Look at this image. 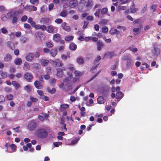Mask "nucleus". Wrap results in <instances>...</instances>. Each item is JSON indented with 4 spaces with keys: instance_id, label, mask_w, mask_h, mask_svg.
<instances>
[{
    "instance_id": "f257e3e1",
    "label": "nucleus",
    "mask_w": 161,
    "mask_h": 161,
    "mask_svg": "<svg viewBox=\"0 0 161 161\" xmlns=\"http://www.w3.org/2000/svg\"><path fill=\"white\" fill-rule=\"evenodd\" d=\"M80 86H78L72 92H69V91L72 89V86L70 83L69 78H65L63 82L59 85V87L62 88L65 91L68 92L69 94H71L74 93L80 87Z\"/></svg>"
},
{
    "instance_id": "f03ea898",
    "label": "nucleus",
    "mask_w": 161,
    "mask_h": 161,
    "mask_svg": "<svg viewBox=\"0 0 161 161\" xmlns=\"http://www.w3.org/2000/svg\"><path fill=\"white\" fill-rule=\"evenodd\" d=\"M35 135L39 138H46L48 136V133L43 128H40L36 131Z\"/></svg>"
},
{
    "instance_id": "7ed1b4c3",
    "label": "nucleus",
    "mask_w": 161,
    "mask_h": 161,
    "mask_svg": "<svg viewBox=\"0 0 161 161\" xmlns=\"http://www.w3.org/2000/svg\"><path fill=\"white\" fill-rule=\"evenodd\" d=\"M93 4L92 0H80L79 2V6L80 5L86 6L87 8H91Z\"/></svg>"
},
{
    "instance_id": "20e7f679",
    "label": "nucleus",
    "mask_w": 161,
    "mask_h": 161,
    "mask_svg": "<svg viewBox=\"0 0 161 161\" xmlns=\"http://www.w3.org/2000/svg\"><path fill=\"white\" fill-rule=\"evenodd\" d=\"M5 147L7 148V152L9 153H12L16 151V146L14 144L10 145L8 143L6 144Z\"/></svg>"
},
{
    "instance_id": "39448f33",
    "label": "nucleus",
    "mask_w": 161,
    "mask_h": 161,
    "mask_svg": "<svg viewBox=\"0 0 161 161\" xmlns=\"http://www.w3.org/2000/svg\"><path fill=\"white\" fill-rule=\"evenodd\" d=\"M37 126L36 122L34 120L31 121L28 124L27 128L28 130L33 131L35 130Z\"/></svg>"
},
{
    "instance_id": "423d86ee",
    "label": "nucleus",
    "mask_w": 161,
    "mask_h": 161,
    "mask_svg": "<svg viewBox=\"0 0 161 161\" xmlns=\"http://www.w3.org/2000/svg\"><path fill=\"white\" fill-rule=\"evenodd\" d=\"M101 58L100 56H98L97 58L95 59L94 62V66H93L92 68L91 71L92 73L95 72L96 68L97 67V65H98V64L99 61L101 59Z\"/></svg>"
},
{
    "instance_id": "0eeeda50",
    "label": "nucleus",
    "mask_w": 161,
    "mask_h": 161,
    "mask_svg": "<svg viewBox=\"0 0 161 161\" xmlns=\"http://www.w3.org/2000/svg\"><path fill=\"white\" fill-rule=\"evenodd\" d=\"M153 55L155 57L159 56L160 52V50L159 48L157 47H155L151 51Z\"/></svg>"
},
{
    "instance_id": "6e6552de",
    "label": "nucleus",
    "mask_w": 161,
    "mask_h": 161,
    "mask_svg": "<svg viewBox=\"0 0 161 161\" xmlns=\"http://www.w3.org/2000/svg\"><path fill=\"white\" fill-rule=\"evenodd\" d=\"M34 55L33 53H29L27 54L25 57L26 59L28 61L31 62L33 59Z\"/></svg>"
},
{
    "instance_id": "1a4fd4ad",
    "label": "nucleus",
    "mask_w": 161,
    "mask_h": 161,
    "mask_svg": "<svg viewBox=\"0 0 161 161\" xmlns=\"http://www.w3.org/2000/svg\"><path fill=\"white\" fill-rule=\"evenodd\" d=\"M67 1V0H53V2L54 4H59V5H61V4H63L64 5L65 4L66 5V2Z\"/></svg>"
},
{
    "instance_id": "9d476101",
    "label": "nucleus",
    "mask_w": 161,
    "mask_h": 161,
    "mask_svg": "<svg viewBox=\"0 0 161 161\" xmlns=\"http://www.w3.org/2000/svg\"><path fill=\"white\" fill-rule=\"evenodd\" d=\"M24 77L27 81H30L32 79L33 77L31 74L27 72L24 75Z\"/></svg>"
},
{
    "instance_id": "9b49d317",
    "label": "nucleus",
    "mask_w": 161,
    "mask_h": 161,
    "mask_svg": "<svg viewBox=\"0 0 161 161\" xmlns=\"http://www.w3.org/2000/svg\"><path fill=\"white\" fill-rule=\"evenodd\" d=\"M57 28L54 27L52 25H50L47 27V31L50 33H53L55 29H56Z\"/></svg>"
},
{
    "instance_id": "f8f14e48",
    "label": "nucleus",
    "mask_w": 161,
    "mask_h": 161,
    "mask_svg": "<svg viewBox=\"0 0 161 161\" xmlns=\"http://www.w3.org/2000/svg\"><path fill=\"white\" fill-rule=\"evenodd\" d=\"M52 63L54 64L56 66L58 67L62 66H63L62 61L58 59H57L54 61H52Z\"/></svg>"
},
{
    "instance_id": "ddd939ff",
    "label": "nucleus",
    "mask_w": 161,
    "mask_h": 161,
    "mask_svg": "<svg viewBox=\"0 0 161 161\" xmlns=\"http://www.w3.org/2000/svg\"><path fill=\"white\" fill-rule=\"evenodd\" d=\"M69 4L71 8H74L77 4V1L76 0H70Z\"/></svg>"
},
{
    "instance_id": "4468645a",
    "label": "nucleus",
    "mask_w": 161,
    "mask_h": 161,
    "mask_svg": "<svg viewBox=\"0 0 161 161\" xmlns=\"http://www.w3.org/2000/svg\"><path fill=\"white\" fill-rule=\"evenodd\" d=\"M12 59V57L11 55L10 54H7L5 56L4 60L5 62H9Z\"/></svg>"
},
{
    "instance_id": "2eb2a0df",
    "label": "nucleus",
    "mask_w": 161,
    "mask_h": 161,
    "mask_svg": "<svg viewBox=\"0 0 161 161\" xmlns=\"http://www.w3.org/2000/svg\"><path fill=\"white\" fill-rule=\"evenodd\" d=\"M149 66L147 64L144 63L142 64V65L140 67V69L142 70H144L145 69H148L149 70H151V69H149Z\"/></svg>"
},
{
    "instance_id": "dca6fc26",
    "label": "nucleus",
    "mask_w": 161,
    "mask_h": 161,
    "mask_svg": "<svg viewBox=\"0 0 161 161\" xmlns=\"http://www.w3.org/2000/svg\"><path fill=\"white\" fill-rule=\"evenodd\" d=\"M61 37L60 34H56L53 35V39L54 41L56 42H58L60 40Z\"/></svg>"
},
{
    "instance_id": "f3484780",
    "label": "nucleus",
    "mask_w": 161,
    "mask_h": 161,
    "mask_svg": "<svg viewBox=\"0 0 161 161\" xmlns=\"http://www.w3.org/2000/svg\"><path fill=\"white\" fill-rule=\"evenodd\" d=\"M80 137H76L74 139L72 140L71 143L69 144V145H73L76 144L77 143L80 139Z\"/></svg>"
},
{
    "instance_id": "a211bd4d",
    "label": "nucleus",
    "mask_w": 161,
    "mask_h": 161,
    "mask_svg": "<svg viewBox=\"0 0 161 161\" xmlns=\"http://www.w3.org/2000/svg\"><path fill=\"white\" fill-rule=\"evenodd\" d=\"M57 75L59 77H62L63 75V72L62 71V70L61 68H58L57 69Z\"/></svg>"
},
{
    "instance_id": "6ab92c4d",
    "label": "nucleus",
    "mask_w": 161,
    "mask_h": 161,
    "mask_svg": "<svg viewBox=\"0 0 161 161\" xmlns=\"http://www.w3.org/2000/svg\"><path fill=\"white\" fill-rule=\"evenodd\" d=\"M138 9L136 8L135 7V5L134 3H132L130 8V12L134 14L136 13L138 10Z\"/></svg>"
},
{
    "instance_id": "aec40b11",
    "label": "nucleus",
    "mask_w": 161,
    "mask_h": 161,
    "mask_svg": "<svg viewBox=\"0 0 161 161\" xmlns=\"http://www.w3.org/2000/svg\"><path fill=\"white\" fill-rule=\"evenodd\" d=\"M69 107V106L67 104H62L60 106V110L61 111H64L65 110Z\"/></svg>"
},
{
    "instance_id": "412c9836",
    "label": "nucleus",
    "mask_w": 161,
    "mask_h": 161,
    "mask_svg": "<svg viewBox=\"0 0 161 161\" xmlns=\"http://www.w3.org/2000/svg\"><path fill=\"white\" fill-rule=\"evenodd\" d=\"M35 87L37 89H41L42 87L41 83L38 80H36L34 83Z\"/></svg>"
},
{
    "instance_id": "4be33fe9",
    "label": "nucleus",
    "mask_w": 161,
    "mask_h": 161,
    "mask_svg": "<svg viewBox=\"0 0 161 161\" xmlns=\"http://www.w3.org/2000/svg\"><path fill=\"white\" fill-rule=\"evenodd\" d=\"M123 96L124 94L122 92H117L116 94L115 97L116 98L118 99H119L120 100L123 97Z\"/></svg>"
},
{
    "instance_id": "5701e85b",
    "label": "nucleus",
    "mask_w": 161,
    "mask_h": 161,
    "mask_svg": "<svg viewBox=\"0 0 161 161\" xmlns=\"http://www.w3.org/2000/svg\"><path fill=\"white\" fill-rule=\"evenodd\" d=\"M22 62V61L21 58H17L15 59L14 63L17 65H20Z\"/></svg>"
},
{
    "instance_id": "b1692460",
    "label": "nucleus",
    "mask_w": 161,
    "mask_h": 161,
    "mask_svg": "<svg viewBox=\"0 0 161 161\" xmlns=\"http://www.w3.org/2000/svg\"><path fill=\"white\" fill-rule=\"evenodd\" d=\"M97 49L98 51H100L102 48V47L103 46V44L102 42L99 41L97 42Z\"/></svg>"
},
{
    "instance_id": "393cba45",
    "label": "nucleus",
    "mask_w": 161,
    "mask_h": 161,
    "mask_svg": "<svg viewBox=\"0 0 161 161\" xmlns=\"http://www.w3.org/2000/svg\"><path fill=\"white\" fill-rule=\"evenodd\" d=\"M24 69L25 70H28L30 69V66L29 63L27 62H25L24 64Z\"/></svg>"
},
{
    "instance_id": "a878e982",
    "label": "nucleus",
    "mask_w": 161,
    "mask_h": 161,
    "mask_svg": "<svg viewBox=\"0 0 161 161\" xmlns=\"http://www.w3.org/2000/svg\"><path fill=\"white\" fill-rule=\"evenodd\" d=\"M74 73L75 76L79 78L83 75V72L77 70H75Z\"/></svg>"
},
{
    "instance_id": "bb28decb",
    "label": "nucleus",
    "mask_w": 161,
    "mask_h": 161,
    "mask_svg": "<svg viewBox=\"0 0 161 161\" xmlns=\"http://www.w3.org/2000/svg\"><path fill=\"white\" fill-rule=\"evenodd\" d=\"M69 48L71 50L75 51L77 48V46L75 43H72L70 44Z\"/></svg>"
},
{
    "instance_id": "cd10ccee",
    "label": "nucleus",
    "mask_w": 161,
    "mask_h": 161,
    "mask_svg": "<svg viewBox=\"0 0 161 161\" xmlns=\"http://www.w3.org/2000/svg\"><path fill=\"white\" fill-rule=\"evenodd\" d=\"M114 55V52H107L105 55V56H108L109 58H111Z\"/></svg>"
},
{
    "instance_id": "c85d7f7f",
    "label": "nucleus",
    "mask_w": 161,
    "mask_h": 161,
    "mask_svg": "<svg viewBox=\"0 0 161 161\" xmlns=\"http://www.w3.org/2000/svg\"><path fill=\"white\" fill-rule=\"evenodd\" d=\"M108 21V20L106 19H101L99 21V24L102 25H106Z\"/></svg>"
},
{
    "instance_id": "c756f323",
    "label": "nucleus",
    "mask_w": 161,
    "mask_h": 161,
    "mask_svg": "<svg viewBox=\"0 0 161 161\" xmlns=\"http://www.w3.org/2000/svg\"><path fill=\"white\" fill-rule=\"evenodd\" d=\"M133 63V61L132 59L130 58H128L127 59L126 65L127 67H130L132 65V64Z\"/></svg>"
},
{
    "instance_id": "7c9ffc66",
    "label": "nucleus",
    "mask_w": 161,
    "mask_h": 161,
    "mask_svg": "<svg viewBox=\"0 0 161 161\" xmlns=\"http://www.w3.org/2000/svg\"><path fill=\"white\" fill-rule=\"evenodd\" d=\"M48 62V60L47 59H42L41 60V64L42 66H46Z\"/></svg>"
},
{
    "instance_id": "2f4dec72",
    "label": "nucleus",
    "mask_w": 161,
    "mask_h": 161,
    "mask_svg": "<svg viewBox=\"0 0 161 161\" xmlns=\"http://www.w3.org/2000/svg\"><path fill=\"white\" fill-rule=\"evenodd\" d=\"M77 63L79 64H82L84 62V60L82 58H78L76 60Z\"/></svg>"
},
{
    "instance_id": "473e14b6",
    "label": "nucleus",
    "mask_w": 161,
    "mask_h": 161,
    "mask_svg": "<svg viewBox=\"0 0 161 161\" xmlns=\"http://www.w3.org/2000/svg\"><path fill=\"white\" fill-rule=\"evenodd\" d=\"M12 84L15 87V88L16 89H18L20 87V85L16 81H13Z\"/></svg>"
},
{
    "instance_id": "72a5a7b5",
    "label": "nucleus",
    "mask_w": 161,
    "mask_h": 161,
    "mask_svg": "<svg viewBox=\"0 0 161 161\" xmlns=\"http://www.w3.org/2000/svg\"><path fill=\"white\" fill-rule=\"evenodd\" d=\"M50 53L52 56L54 57L57 53V51L55 49H52Z\"/></svg>"
},
{
    "instance_id": "f704fd0d",
    "label": "nucleus",
    "mask_w": 161,
    "mask_h": 161,
    "mask_svg": "<svg viewBox=\"0 0 161 161\" xmlns=\"http://www.w3.org/2000/svg\"><path fill=\"white\" fill-rule=\"evenodd\" d=\"M23 7L26 10L30 12L32 11V9H31V6L27 5L25 7H24V6L23 5Z\"/></svg>"
},
{
    "instance_id": "c9c22d12",
    "label": "nucleus",
    "mask_w": 161,
    "mask_h": 161,
    "mask_svg": "<svg viewBox=\"0 0 161 161\" xmlns=\"http://www.w3.org/2000/svg\"><path fill=\"white\" fill-rule=\"evenodd\" d=\"M0 75L3 78H6L8 75V74L6 72H4L3 71H0Z\"/></svg>"
},
{
    "instance_id": "e433bc0d",
    "label": "nucleus",
    "mask_w": 161,
    "mask_h": 161,
    "mask_svg": "<svg viewBox=\"0 0 161 161\" xmlns=\"http://www.w3.org/2000/svg\"><path fill=\"white\" fill-rule=\"evenodd\" d=\"M74 38L73 36H67L65 38V40L66 41L69 42L72 41Z\"/></svg>"
},
{
    "instance_id": "4c0bfd02",
    "label": "nucleus",
    "mask_w": 161,
    "mask_h": 161,
    "mask_svg": "<svg viewBox=\"0 0 161 161\" xmlns=\"http://www.w3.org/2000/svg\"><path fill=\"white\" fill-rule=\"evenodd\" d=\"M18 20V18L16 16H13L12 19V23L14 25L16 24Z\"/></svg>"
},
{
    "instance_id": "58836bf2",
    "label": "nucleus",
    "mask_w": 161,
    "mask_h": 161,
    "mask_svg": "<svg viewBox=\"0 0 161 161\" xmlns=\"http://www.w3.org/2000/svg\"><path fill=\"white\" fill-rule=\"evenodd\" d=\"M0 31L2 33L5 35L7 34L8 33V30L4 27H3L0 29Z\"/></svg>"
},
{
    "instance_id": "ea45409f",
    "label": "nucleus",
    "mask_w": 161,
    "mask_h": 161,
    "mask_svg": "<svg viewBox=\"0 0 161 161\" xmlns=\"http://www.w3.org/2000/svg\"><path fill=\"white\" fill-rule=\"evenodd\" d=\"M97 101L99 104H102L103 103V97H99L97 99Z\"/></svg>"
},
{
    "instance_id": "a19ab883",
    "label": "nucleus",
    "mask_w": 161,
    "mask_h": 161,
    "mask_svg": "<svg viewBox=\"0 0 161 161\" xmlns=\"http://www.w3.org/2000/svg\"><path fill=\"white\" fill-rule=\"evenodd\" d=\"M47 91L48 92L51 93L53 94L56 91V89L54 88H53L51 90L50 89V88H47Z\"/></svg>"
},
{
    "instance_id": "79ce46f5",
    "label": "nucleus",
    "mask_w": 161,
    "mask_h": 161,
    "mask_svg": "<svg viewBox=\"0 0 161 161\" xmlns=\"http://www.w3.org/2000/svg\"><path fill=\"white\" fill-rule=\"evenodd\" d=\"M67 68L71 71H73L75 70V69L73 67V65L72 64H69L67 66Z\"/></svg>"
},
{
    "instance_id": "37998d69",
    "label": "nucleus",
    "mask_w": 161,
    "mask_h": 161,
    "mask_svg": "<svg viewBox=\"0 0 161 161\" xmlns=\"http://www.w3.org/2000/svg\"><path fill=\"white\" fill-rule=\"evenodd\" d=\"M108 11V8H103L102 9L101 11V13L102 14H106Z\"/></svg>"
},
{
    "instance_id": "c03bdc74",
    "label": "nucleus",
    "mask_w": 161,
    "mask_h": 161,
    "mask_svg": "<svg viewBox=\"0 0 161 161\" xmlns=\"http://www.w3.org/2000/svg\"><path fill=\"white\" fill-rule=\"evenodd\" d=\"M30 3L32 4H35L37 5L39 3V1L38 0H30Z\"/></svg>"
},
{
    "instance_id": "a18cd8bd",
    "label": "nucleus",
    "mask_w": 161,
    "mask_h": 161,
    "mask_svg": "<svg viewBox=\"0 0 161 161\" xmlns=\"http://www.w3.org/2000/svg\"><path fill=\"white\" fill-rule=\"evenodd\" d=\"M30 100L31 101L32 103H35L38 101L37 98H34L31 96L30 97Z\"/></svg>"
},
{
    "instance_id": "49530a36",
    "label": "nucleus",
    "mask_w": 161,
    "mask_h": 161,
    "mask_svg": "<svg viewBox=\"0 0 161 161\" xmlns=\"http://www.w3.org/2000/svg\"><path fill=\"white\" fill-rule=\"evenodd\" d=\"M31 88V86L29 85H27L25 86L24 88V89L27 92H29L30 91Z\"/></svg>"
},
{
    "instance_id": "de8ad7c7",
    "label": "nucleus",
    "mask_w": 161,
    "mask_h": 161,
    "mask_svg": "<svg viewBox=\"0 0 161 161\" xmlns=\"http://www.w3.org/2000/svg\"><path fill=\"white\" fill-rule=\"evenodd\" d=\"M42 21L44 24H46L48 23L49 21V19L47 18H43L42 19Z\"/></svg>"
},
{
    "instance_id": "09e8293b",
    "label": "nucleus",
    "mask_w": 161,
    "mask_h": 161,
    "mask_svg": "<svg viewBox=\"0 0 161 161\" xmlns=\"http://www.w3.org/2000/svg\"><path fill=\"white\" fill-rule=\"evenodd\" d=\"M62 143L61 142H54L53 143V145L54 147H58L59 145H61Z\"/></svg>"
},
{
    "instance_id": "8fccbe9b",
    "label": "nucleus",
    "mask_w": 161,
    "mask_h": 161,
    "mask_svg": "<svg viewBox=\"0 0 161 161\" xmlns=\"http://www.w3.org/2000/svg\"><path fill=\"white\" fill-rule=\"evenodd\" d=\"M39 65L37 63H34L32 64V67L33 69H38Z\"/></svg>"
},
{
    "instance_id": "3c124183",
    "label": "nucleus",
    "mask_w": 161,
    "mask_h": 161,
    "mask_svg": "<svg viewBox=\"0 0 161 161\" xmlns=\"http://www.w3.org/2000/svg\"><path fill=\"white\" fill-rule=\"evenodd\" d=\"M117 31V29L114 28H112L109 31L111 35L114 34Z\"/></svg>"
},
{
    "instance_id": "603ef678",
    "label": "nucleus",
    "mask_w": 161,
    "mask_h": 161,
    "mask_svg": "<svg viewBox=\"0 0 161 161\" xmlns=\"http://www.w3.org/2000/svg\"><path fill=\"white\" fill-rule=\"evenodd\" d=\"M68 14L66 11H63L60 14V15L61 16L65 17L67 16Z\"/></svg>"
},
{
    "instance_id": "864d4df0",
    "label": "nucleus",
    "mask_w": 161,
    "mask_h": 161,
    "mask_svg": "<svg viewBox=\"0 0 161 161\" xmlns=\"http://www.w3.org/2000/svg\"><path fill=\"white\" fill-rule=\"evenodd\" d=\"M108 29L106 26H104L102 28V32L104 33L108 32Z\"/></svg>"
},
{
    "instance_id": "5fc2aeb1",
    "label": "nucleus",
    "mask_w": 161,
    "mask_h": 161,
    "mask_svg": "<svg viewBox=\"0 0 161 161\" xmlns=\"http://www.w3.org/2000/svg\"><path fill=\"white\" fill-rule=\"evenodd\" d=\"M140 29L138 28H134L133 29V31L135 34H138L139 32Z\"/></svg>"
},
{
    "instance_id": "6e6d98bb",
    "label": "nucleus",
    "mask_w": 161,
    "mask_h": 161,
    "mask_svg": "<svg viewBox=\"0 0 161 161\" xmlns=\"http://www.w3.org/2000/svg\"><path fill=\"white\" fill-rule=\"evenodd\" d=\"M46 45L48 48H50L53 47V44L52 43L50 42H47L46 43Z\"/></svg>"
},
{
    "instance_id": "4d7b16f0",
    "label": "nucleus",
    "mask_w": 161,
    "mask_h": 161,
    "mask_svg": "<svg viewBox=\"0 0 161 161\" xmlns=\"http://www.w3.org/2000/svg\"><path fill=\"white\" fill-rule=\"evenodd\" d=\"M130 50L134 53L136 52L137 50V49L136 48L134 47L133 46L130 47Z\"/></svg>"
},
{
    "instance_id": "13d9d810",
    "label": "nucleus",
    "mask_w": 161,
    "mask_h": 161,
    "mask_svg": "<svg viewBox=\"0 0 161 161\" xmlns=\"http://www.w3.org/2000/svg\"><path fill=\"white\" fill-rule=\"evenodd\" d=\"M13 12L12 11H10L8 13L6 14V16L8 18H10L12 16Z\"/></svg>"
},
{
    "instance_id": "bf43d9fd",
    "label": "nucleus",
    "mask_w": 161,
    "mask_h": 161,
    "mask_svg": "<svg viewBox=\"0 0 161 161\" xmlns=\"http://www.w3.org/2000/svg\"><path fill=\"white\" fill-rule=\"evenodd\" d=\"M157 6L158 5L157 4L153 5L151 6V8L153 10V11L155 12L156 10V8H157Z\"/></svg>"
},
{
    "instance_id": "052dcab7",
    "label": "nucleus",
    "mask_w": 161,
    "mask_h": 161,
    "mask_svg": "<svg viewBox=\"0 0 161 161\" xmlns=\"http://www.w3.org/2000/svg\"><path fill=\"white\" fill-rule=\"evenodd\" d=\"M27 19V17L25 15H24L21 18V20L22 22H25L26 21Z\"/></svg>"
},
{
    "instance_id": "680f3d73",
    "label": "nucleus",
    "mask_w": 161,
    "mask_h": 161,
    "mask_svg": "<svg viewBox=\"0 0 161 161\" xmlns=\"http://www.w3.org/2000/svg\"><path fill=\"white\" fill-rule=\"evenodd\" d=\"M27 40V38L25 37H22L20 39L21 42L22 43H25L26 42Z\"/></svg>"
},
{
    "instance_id": "e2e57ef3",
    "label": "nucleus",
    "mask_w": 161,
    "mask_h": 161,
    "mask_svg": "<svg viewBox=\"0 0 161 161\" xmlns=\"http://www.w3.org/2000/svg\"><path fill=\"white\" fill-rule=\"evenodd\" d=\"M40 98L41 99L44 100L45 101H47L48 100V97L47 96H45L44 95L42 96L41 97H40Z\"/></svg>"
},
{
    "instance_id": "0e129e2a",
    "label": "nucleus",
    "mask_w": 161,
    "mask_h": 161,
    "mask_svg": "<svg viewBox=\"0 0 161 161\" xmlns=\"http://www.w3.org/2000/svg\"><path fill=\"white\" fill-rule=\"evenodd\" d=\"M100 12V9H97L96 12L94 14L95 15L96 17H99V13Z\"/></svg>"
},
{
    "instance_id": "69168bd1",
    "label": "nucleus",
    "mask_w": 161,
    "mask_h": 161,
    "mask_svg": "<svg viewBox=\"0 0 161 161\" xmlns=\"http://www.w3.org/2000/svg\"><path fill=\"white\" fill-rule=\"evenodd\" d=\"M118 8L119 10H125L126 9V7L125 6L119 5L118 7Z\"/></svg>"
},
{
    "instance_id": "338daca9",
    "label": "nucleus",
    "mask_w": 161,
    "mask_h": 161,
    "mask_svg": "<svg viewBox=\"0 0 161 161\" xmlns=\"http://www.w3.org/2000/svg\"><path fill=\"white\" fill-rule=\"evenodd\" d=\"M21 35V33L20 32L18 31L15 33V36L17 37H20Z\"/></svg>"
},
{
    "instance_id": "774afa93",
    "label": "nucleus",
    "mask_w": 161,
    "mask_h": 161,
    "mask_svg": "<svg viewBox=\"0 0 161 161\" xmlns=\"http://www.w3.org/2000/svg\"><path fill=\"white\" fill-rule=\"evenodd\" d=\"M50 82L51 83L54 85L56 83V80L55 79L52 78L50 80Z\"/></svg>"
}]
</instances>
